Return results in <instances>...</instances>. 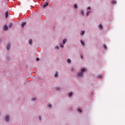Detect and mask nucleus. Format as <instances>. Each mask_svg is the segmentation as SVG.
I'll list each match as a JSON object with an SVG mask.
<instances>
[{
	"mask_svg": "<svg viewBox=\"0 0 125 125\" xmlns=\"http://www.w3.org/2000/svg\"><path fill=\"white\" fill-rule=\"evenodd\" d=\"M83 72H79L78 73L77 76L78 77H82L83 76Z\"/></svg>",
	"mask_w": 125,
	"mask_h": 125,
	"instance_id": "obj_1",
	"label": "nucleus"
},
{
	"mask_svg": "<svg viewBox=\"0 0 125 125\" xmlns=\"http://www.w3.org/2000/svg\"><path fill=\"white\" fill-rule=\"evenodd\" d=\"M5 120L6 122H8L9 121V116L8 115H6L5 116Z\"/></svg>",
	"mask_w": 125,
	"mask_h": 125,
	"instance_id": "obj_2",
	"label": "nucleus"
},
{
	"mask_svg": "<svg viewBox=\"0 0 125 125\" xmlns=\"http://www.w3.org/2000/svg\"><path fill=\"white\" fill-rule=\"evenodd\" d=\"M8 27L7 26V25H5L4 26V30L6 31V30H8Z\"/></svg>",
	"mask_w": 125,
	"mask_h": 125,
	"instance_id": "obj_3",
	"label": "nucleus"
},
{
	"mask_svg": "<svg viewBox=\"0 0 125 125\" xmlns=\"http://www.w3.org/2000/svg\"><path fill=\"white\" fill-rule=\"evenodd\" d=\"M11 46V45L10 44V43H8L7 46V49H10Z\"/></svg>",
	"mask_w": 125,
	"mask_h": 125,
	"instance_id": "obj_4",
	"label": "nucleus"
},
{
	"mask_svg": "<svg viewBox=\"0 0 125 125\" xmlns=\"http://www.w3.org/2000/svg\"><path fill=\"white\" fill-rule=\"evenodd\" d=\"M67 42V39H64L62 40V43L63 44H65V43H66Z\"/></svg>",
	"mask_w": 125,
	"mask_h": 125,
	"instance_id": "obj_5",
	"label": "nucleus"
},
{
	"mask_svg": "<svg viewBox=\"0 0 125 125\" xmlns=\"http://www.w3.org/2000/svg\"><path fill=\"white\" fill-rule=\"evenodd\" d=\"M26 24H27V23H26V22H22V23H21V27H22V28H24V26H25V25H26Z\"/></svg>",
	"mask_w": 125,
	"mask_h": 125,
	"instance_id": "obj_6",
	"label": "nucleus"
},
{
	"mask_svg": "<svg viewBox=\"0 0 125 125\" xmlns=\"http://www.w3.org/2000/svg\"><path fill=\"white\" fill-rule=\"evenodd\" d=\"M47 5H48V3L46 2L45 4H44L43 5V7L44 8L46 7V6H47Z\"/></svg>",
	"mask_w": 125,
	"mask_h": 125,
	"instance_id": "obj_7",
	"label": "nucleus"
},
{
	"mask_svg": "<svg viewBox=\"0 0 125 125\" xmlns=\"http://www.w3.org/2000/svg\"><path fill=\"white\" fill-rule=\"evenodd\" d=\"M54 77L55 78H57V77H58V72H56L55 74L54 75Z\"/></svg>",
	"mask_w": 125,
	"mask_h": 125,
	"instance_id": "obj_8",
	"label": "nucleus"
},
{
	"mask_svg": "<svg viewBox=\"0 0 125 125\" xmlns=\"http://www.w3.org/2000/svg\"><path fill=\"white\" fill-rule=\"evenodd\" d=\"M13 25V23H12V22L10 23L9 24L8 27L9 28H11V27H12Z\"/></svg>",
	"mask_w": 125,
	"mask_h": 125,
	"instance_id": "obj_9",
	"label": "nucleus"
},
{
	"mask_svg": "<svg viewBox=\"0 0 125 125\" xmlns=\"http://www.w3.org/2000/svg\"><path fill=\"white\" fill-rule=\"evenodd\" d=\"M5 17H6V18H7V17H8V12H6L5 13Z\"/></svg>",
	"mask_w": 125,
	"mask_h": 125,
	"instance_id": "obj_10",
	"label": "nucleus"
},
{
	"mask_svg": "<svg viewBox=\"0 0 125 125\" xmlns=\"http://www.w3.org/2000/svg\"><path fill=\"white\" fill-rule=\"evenodd\" d=\"M84 71H85V69L83 68L82 69H81V73H83V72H84Z\"/></svg>",
	"mask_w": 125,
	"mask_h": 125,
	"instance_id": "obj_11",
	"label": "nucleus"
},
{
	"mask_svg": "<svg viewBox=\"0 0 125 125\" xmlns=\"http://www.w3.org/2000/svg\"><path fill=\"white\" fill-rule=\"evenodd\" d=\"M112 3H113V4H115V3H117V1H116V0H113L112 1Z\"/></svg>",
	"mask_w": 125,
	"mask_h": 125,
	"instance_id": "obj_12",
	"label": "nucleus"
},
{
	"mask_svg": "<svg viewBox=\"0 0 125 125\" xmlns=\"http://www.w3.org/2000/svg\"><path fill=\"white\" fill-rule=\"evenodd\" d=\"M67 62L70 64V63H71V60L70 59H67Z\"/></svg>",
	"mask_w": 125,
	"mask_h": 125,
	"instance_id": "obj_13",
	"label": "nucleus"
},
{
	"mask_svg": "<svg viewBox=\"0 0 125 125\" xmlns=\"http://www.w3.org/2000/svg\"><path fill=\"white\" fill-rule=\"evenodd\" d=\"M90 13V11H87V16H88L89 14Z\"/></svg>",
	"mask_w": 125,
	"mask_h": 125,
	"instance_id": "obj_14",
	"label": "nucleus"
},
{
	"mask_svg": "<svg viewBox=\"0 0 125 125\" xmlns=\"http://www.w3.org/2000/svg\"><path fill=\"white\" fill-rule=\"evenodd\" d=\"M99 27L100 29H102L103 28V26H102V25L101 24L99 25Z\"/></svg>",
	"mask_w": 125,
	"mask_h": 125,
	"instance_id": "obj_15",
	"label": "nucleus"
},
{
	"mask_svg": "<svg viewBox=\"0 0 125 125\" xmlns=\"http://www.w3.org/2000/svg\"><path fill=\"white\" fill-rule=\"evenodd\" d=\"M32 39L29 40V43L30 44H32Z\"/></svg>",
	"mask_w": 125,
	"mask_h": 125,
	"instance_id": "obj_16",
	"label": "nucleus"
},
{
	"mask_svg": "<svg viewBox=\"0 0 125 125\" xmlns=\"http://www.w3.org/2000/svg\"><path fill=\"white\" fill-rule=\"evenodd\" d=\"M81 43L82 44V45H84V42H83V41H81Z\"/></svg>",
	"mask_w": 125,
	"mask_h": 125,
	"instance_id": "obj_17",
	"label": "nucleus"
},
{
	"mask_svg": "<svg viewBox=\"0 0 125 125\" xmlns=\"http://www.w3.org/2000/svg\"><path fill=\"white\" fill-rule=\"evenodd\" d=\"M78 112H79V113H82V109H81L78 108Z\"/></svg>",
	"mask_w": 125,
	"mask_h": 125,
	"instance_id": "obj_18",
	"label": "nucleus"
},
{
	"mask_svg": "<svg viewBox=\"0 0 125 125\" xmlns=\"http://www.w3.org/2000/svg\"><path fill=\"white\" fill-rule=\"evenodd\" d=\"M104 48L105 50L107 49V46H106V45L104 44Z\"/></svg>",
	"mask_w": 125,
	"mask_h": 125,
	"instance_id": "obj_19",
	"label": "nucleus"
},
{
	"mask_svg": "<svg viewBox=\"0 0 125 125\" xmlns=\"http://www.w3.org/2000/svg\"><path fill=\"white\" fill-rule=\"evenodd\" d=\"M48 106L49 108H51V107H52V105L51 104H48Z\"/></svg>",
	"mask_w": 125,
	"mask_h": 125,
	"instance_id": "obj_20",
	"label": "nucleus"
},
{
	"mask_svg": "<svg viewBox=\"0 0 125 125\" xmlns=\"http://www.w3.org/2000/svg\"><path fill=\"white\" fill-rule=\"evenodd\" d=\"M74 8H78V5H77V4H75L74 5Z\"/></svg>",
	"mask_w": 125,
	"mask_h": 125,
	"instance_id": "obj_21",
	"label": "nucleus"
},
{
	"mask_svg": "<svg viewBox=\"0 0 125 125\" xmlns=\"http://www.w3.org/2000/svg\"><path fill=\"white\" fill-rule=\"evenodd\" d=\"M87 9V10H90V9H91V8L90 7H88Z\"/></svg>",
	"mask_w": 125,
	"mask_h": 125,
	"instance_id": "obj_22",
	"label": "nucleus"
},
{
	"mask_svg": "<svg viewBox=\"0 0 125 125\" xmlns=\"http://www.w3.org/2000/svg\"><path fill=\"white\" fill-rule=\"evenodd\" d=\"M61 47H64V46L63 45V44H62V43H61V45H60Z\"/></svg>",
	"mask_w": 125,
	"mask_h": 125,
	"instance_id": "obj_23",
	"label": "nucleus"
},
{
	"mask_svg": "<svg viewBox=\"0 0 125 125\" xmlns=\"http://www.w3.org/2000/svg\"><path fill=\"white\" fill-rule=\"evenodd\" d=\"M98 78H102V75H99L98 76Z\"/></svg>",
	"mask_w": 125,
	"mask_h": 125,
	"instance_id": "obj_24",
	"label": "nucleus"
},
{
	"mask_svg": "<svg viewBox=\"0 0 125 125\" xmlns=\"http://www.w3.org/2000/svg\"><path fill=\"white\" fill-rule=\"evenodd\" d=\"M32 101H35L36 100V98H33L32 99Z\"/></svg>",
	"mask_w": 125,
	"mask_h": 125,
	"instance_id": "obj_25",
	"label": "nucleus"
},
{
	"mask_svg": "<svg viewBox=\"0 0 125 125\" xmlns=\"http://www.w3.org/2000/svg\"><path fill=\"white\" fill-rule=\"evenodd\" d=\"M81 14L84 15V14L83 13V11H81Z\"/></svg>",
	"mask_w": 125,
	"mask_h": 125,
	"instance_id": "obj_26",
	"label": "nucleus"
},
{
	"mask_svg": "<svg viewBox=\"0 0 125 125\" xmlns=\"http://www.w3.org/2000/svg\"><path fill=\"white\" fill-rule=\"evenodd\" d=\"M84 34V31H83L81 33V35H83Z\"/></svg>",
	"mask_w": 125,
	"mask_h": 125,
	"instance_id": "obj_27",
	"label": "nucleus"
},
{
	"mask_svg": "<svg viewBox=\"0 0 125 125\" xmlns=\"http://www.w3.org/2000/svg\"><path fill=\"white\" fill-rule=\"evenodd\" d=\"M36 60H37V61H40V58H37L36 59Z\"/></svg>",
	"mask_w": 125,
	"mask_h": 125,
	"instance_id": "obj_28",
	"label": "nucleus"
},
{
	"mask_svg": "<svg viewBox=\"0 0 125 125\" xmlns=\"http://www.w3.org/2000/svg\"><path fill=\"white\" fill-rule=\"evenodd\" d=\"M39 120L40 121H42V117L39 116Z\"/></svg>",
	"mask_w": 125,
	"mask_h": 125,
	"instance_id": "obj_29",
	"label": "nucleus"
},
{
	"mask_svg": "<svg viewBox=\"0 0 125 125\" xmlns=\"http://www.w3.org/2000/svg\"><path fill=\"white\" fill-rule=\"evenodd\" d=\"M56 49H58L59 48V47L58 46H56Z\"/></svg>",
	"mask_w": 125,
	"mask_h": 125,
	"instance_id": "obj_30",
	"label": "nucleus"
},
{
	"mask_svg": "<svg viewBox=\"0 0 125 125\" xmlns=\"http://www.w3.org/2000/svg\"><path fill=\"white\" fill-rule=\"evenodd\" d=\"M72 97V94L68 95V97Z\"/></svg>",
	"mask_w": 125,
	"mask_h": 125,
	"instance_id": "obj_31",
	"label": "nucleus"
},
{
	"mask_svg": "<svg viewBox=\"0 0 125 125\" xmlns=\"http://www.w3.org/2000/svg\"><path fill=\"white\" fill-rule=\"evenodd\" d=\"M56 89L57 90H59V89H60V88L59 87H56Z\"/></svg>",
	"mask_w": 125,
	"mask_h": 125,
	"instance_id": "obj_32",
	"label": "nucleus"
},
{
	"mask_svg": "<svg viewBox=\"0 0 125 125\" xmlns=\"http://www.w3.org/2000/svg\"><path fill=\"white\" fill-rule=\"evenodd\" d=\"M69 94H73V92H70V93H69Z\"/></svg>",
	"mask_w": 125,
	"mask_h": 125,
	"instance_id": "obj_33",
	"label": "nucleus"
},
{
	"mask_svg": "<svg viewBox=\"0 0 125 125\" xmlns=\"http://www.w3.org/2000/svg\"><path fill=\"white\" fill-rule=\"evenodd\" d=\"M81 59H83V56H81Z\"/></svg>",
	"mask_w": 125,
	"mask_h": 125,
	"instance_id": "obj_34",
	"label": "nucleus"
}]
</instances>
